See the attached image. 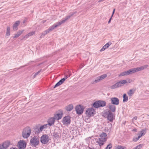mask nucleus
Masks as SVG:
<instances>
[{
    "instance_id": "nucleus-46",
    "label": "nucleus",
    "mask_w": 149,
    "mask_h": 149,
    "mask_svg": "<svg viewBox=\"0 0 149 149\" xmlns=\"http://www.w3.org/2000/svg\"><path fill=\"white\" fill-rule=\"evenodd\" d=\"M70 76H68V75H66L65 77L64 78H63L62 79H65L64 80V81H65L66 79H67V78H68V77H70Z\"/></svg>"
},
{
    "instance_id": "nucleus-5",
    "label": "nucleus",
    "mask_w": 149,
    "mask_h": 149,
    "mask_svg": "<svg viewBox=\"0 0 149 149\" xmlns=\"http://www.w3.org/2000/svg\"><path fill=\"white\" fill-rule=\"evenodd\" d=\"M50 139L47 135L43 134L40 138V142L42 144H46L48 143Z\"/></svg>"
},
{
    "instance_id": "nucleus-16",
    "label": "nucleus",
    "mask_w": 149,
    "mask_h": 149,
    "mask_svg": "<svg viewBox=\"0 0 149 149\" xmlns=\"http://www.w3.org/2000/svg\"><path fill=\"white\" fill-rule=\"evenodd\" d=\"M55 120L56 119L54 117H51L49 118L47 121L48 124L49 125V126H51L53 125L54 124Z\"/></svg>"
},
{
    "instance_id": "nucleus-15",
    "label": "nucleus",
    "mask_w": 149,
    "mask_h": 149,
    "mask_svg": "<svg viewBox=\"0 0 149 149\" xmlns=\"http://www.w3.org/2000/svg\"><path fill=\"white\" fill-rule=\"evenodd\" d=\"M148 65H145L143 66H142L141 67H137L136 68H135L134 69L135 70V72L138 71L142 70L144 69H146L148 67Z\"/></svg>"
},
{
    "instance_id": "nucleus-32",
    "label": "nucleus",
    "mask_w": 149,
    "mask_h": 149,
    "mask_svg": "<svg viewBox=\"0 0 149 149\" xmlns=\"http://www.w3.org/2000/svg\"><path fill=\"white\" fill-rule=\"evenodd\" d=\"M129 75L127 71L123 72L121 73L119 75V76L127 75Z\"/></svg>"
},
{
    "instance_id": "nucleus-20",
    "label": "nucleus",
    "mask_w": 149,
    "mask_h": 149,
    "mask_svg": "<svg viewBox=\"0 0 149 149\" xmlns=\"http://www.w3.org/2000/svg\"><path fill=\"white\" fill-rule=\"evenodd\" d=\"M100 137L99 138L101 139H102L103 140H105V141H107V138L106 137L107 136V134L106 133L104 132H102L100 135Z\"/></svg>"
},
{
    "instance_id": "nucleus-18",
    "label": "nucleus",
    "mask_w": 149,
    "mask_h": 149,
    "mask_svg": "<svg viewBox=\"0 0 149 149\" xmlns=\"http://www.w3.org/2000/svg\"><path fill=\"white\" fill-rule=\"evenodd\" d=\"M61 25L59 24V22L57 23L54 25H53L50 27L47 30L49 32V33L51 31H52L54 29Z\"/></svg>"
},
{
    "instance_id": "nucleus-23",
    "label": "nucleus",
    "mask_w": 149,
    "mask_h": 149,
    "mask_svg": "<svg viewBox=\"0 0 149 149\" xmlns=\"http://www.w3.org/2000/svg\"><path fill=\"white\" fill-rule=\"evenodd\" d=\"M64 79H61L54 86V88H55L62 84L64 81Z\"/></svg>"
},
{
    "instance_id": "nucleus-12",
    "label": "nucleus",
    "mask_w": 149,
    "mask_h": 149,
    "mask_svg": "<svg viewBox=\"0 0 149 149\" xmlns=\"http://www.w3.org/2000/svg\"><path fill=\"white\" fill-rule=\"evenodd\" d=\"M76 12H74L70 13V15L67 16L64 19H63L61 21L59 22V24L61 25L62 24L64 23L66 21L69 19L71 16L73 15L74 14H76Z\"/></svg>"
},
{
    "instance_id": "nucleus-7",
    "label": "nucleus",
    "mask_w": 149,
    "mask_h": 149,
    "mask_svg": "<svg viewBox=\"0 0 149 149\" xmlns=\"http://www.w3.org/2000/svg\"><path fill=\"white\" fill-rule=\"evenodd\" d=\"M84 107L81 105H77L75 108L76 113L77 114H80L82 113L84 111Z\"/></svg>"
},
{
    "instance_id": "nucleus-27",
    "label": "nucleus",
    "mask_w": 149,
    "mask_h": 149,
    "mask_svg": "<svg viewBox=\"0 0 149 149\" xmlns=\"http://www.w3.org/2000/svg\"><path fill=\"white\" fill-rule=\"evenodd\" d=\"M135 92V90L133 89H130L129 91L127 92V94L130 97H131L134 94Z\"/></svg>"
},
{
    "instance_id": "nucleus-6",
    "label": "nucleus",
    "mask_w": 149,
    "mask_h": 149,
    "mask_svg": "<svg viewBox=\"0 0 149 149\" xmlns=\"http://www.w3.org/2000/svg\"><path fill=\"white\" fill-rule=\"evenodd\" d=\"M104 114L107 116V119L109 120L111 122L113 121L114 116L110 111H105Z\"/></svg>"
},
{
    "instance_id": "nucleus-42",
    "label": "nucleus",
    "mask_w": 149,
    "mask_h": 149,
    "mask_svg": "<svg viewBox=\"0 0 149 149\" xmlns=\"http://www.w3.org/2000/svg\"><path fill=\"white\" fill-rule=\"evenodd\" d=\"M0 149H6L3 143L2 145H0Z\"/></svg>"
},
{
    "instance_id": "nucleus-52",
    "label": "nucleus",
    "mask_w": 149,
    "mask_h": 149,
    "mask_svg": "<svg viewBox=\"0 0 149 149\" xmlns=\"http://www.w3.org/2000/svg\"><path fill=\"white\" fill-rule=\"evenodd\" d=\"M128 82H129V83H130L131 82H132V80H131V79H129V80H128Z\"/></svg>"
},
{
    "instance_id": "nucleus-10",
    "label": "nucleus",
    "mask_w": 149,
    "mask_h": 149,
    "mask_svg": "<svg viewBox=\"0 0 149 149\" xmlns=\"http://www.w3.org/2000/svg\"><path fill=\"white\" fill-rule=\"evenodd\" d=\"M95 111L92 108H89L86 111V114L88 116L90 117L93 116L95 114Z\"/></svg>"
},
{
    "instance_id": "nucleus-11",
    "label": "nucleus",
    "mask_w": 149,
    "mask_h": 149,
    "mask_svg": "<svg viewBox=\"0 0 149 149\" xmlns=\"http://www.w3.org/2000/svg\"><path fill=\"white\" fill-rule=\"evenodd\" d=\"M62 115L63 111H60L57 112L56 114H55L54 117L56 120H59L62 118Z\"/></svg>"
},
{
    "instance_id": "nucleus-33",
    "label": "nucleus",
    "mask_w": 149,
    "mask_h": 149,
    "mask_svg": "<svg viewBox=\"0 0 149 149\" xmlns=\"http://www.w3.org/2000/svg\"><path fill=\"white\" fill-rule=\"evenodd\" d=\"M127 71L128 72L129 74H131L134 73L135 72L134 68L130 69L129 70H127Z\"/></svg>"
},
{
    "instance_id": "nucleus-44",
    "label": "nucleus",
    "mask_w": 149,
    "mask_h": 149,
    "mask_svg": "<svg viewBox=\"0 0 149 149\" xmlns=\"http://www.w3.org/2000/svg\"><path fill=\"white\" fill-rule=\"evenodd\" d=\"M48 125H48V123H47V124H45L42 126H43V128L44 129H46Z\"/></svg>"
},
{
    "instance_id": "nucleus-38",
    "label": "nucleus",
    "mask_w": 149,
    "mask_h": 149,
    "mask_svg": "<svg viewBox=\"0 0 149 149\" xmlns=\"http://www.w3.org/2000/svg\"><path fill=\"white\" fill-rule=\"evenodd\" d=\"M35 34V31H32V32H30V33H28L27 34V35H28V36H29V37H30V36Z\"/></svg>"
},
{
    "instance_id": "nucleus-57",
    "label": "nucleus",
    "mask_w": 149,
    "mask_h": 149,
    "mask_svg": "<svg viewBox=\"0 0 149 149\" xmlns=\"http://www.w3.org/2000/svg\"><path fill=\"white\" fill-rule=\"evenodd\" d=\"M132 149H133V148Z\"/></svg>"
},
{
    "instance_id": "nucleus-4",
    "label": "nucleus",
    "mask_w": 149,
    "mask_h": 149,
    "mask_svg": "<svg viewBox=\"0 0 149 149\" xmlns=\"http://www.w3.org/2000/svg\"><path fill=\"white\" fill-rule=\"evenodd\" d=\"M106 102L104 101L99 100L95 102L93 106L94 107L98 108L100 107H104L106 105Z\"/></svg>"
},
{
    "instance_id": "nucleus-29",
    "label": "nucleus",
    "mask_w": 149,
    "mask_h": 149,
    "mask_svg": "<svg viewBox=\"0 0 149 149\" xmlns=\"http://www.w3.org/2000/svg\"><path fill=\"white\" fill-rule=\"evenodd\" d=\"M10 29L9 26H7V27L6 32V36H9L10 35Z\"/></svg>"
},
{
    "instance_id": "nucleus-51",
    "label": "nucleus",
    "mask_w": 149,
    "mask_h": 149,
    "mask_svg": "<svg viewBox=\"0 0 149 149\" xmlns=\"http://www.w3.org/2000/svg\"><path fill=\"white\" fill-rule=\"evenodd\" d=\"M10 149H18L17 148H14V147H12V148H11Z\"/></svg>"
},
{
    "instance_id": "nucleus-28",
    "label": "nucleus",
    "mask_w": 149,
    "mask_h": 149,
    "mask_svg": "<svg viewBox=\"0 0 149 149\" xmlns=\"http://www.w3.org/2000/svg\"><path fill=\"white\" fill-rule=\"evenodd\" d=\"M43 129H44V128H43V126L42 125L41 126L39 129H35V133H36L37 134L39 133L40 132H41Z\"/></svg>"
},
{
    "instance_id": "nucleus-37",
    "label": "nucleus",
    "mask_w": 149,
    "mask_h": 149,
    "mask_svg": "<svg viewBox=\"0 0 149 149\" xmlns=\"http://www.w3.org/2000/svg\"><path fill=\"white\" fill-rule=\"evenodd\" d=\"M143 145L142 144H140L139 145L137 146L136 147L133 148V149H141Z\"/></svg>"
},
{
    "instance_id": "nucleus-39",
    "label": "nucleus",
    "mask_w": 149,
    "mask_h": 149,
    "mask_svg": "<svg viewBox=\"0 0 149 149\" xmlns=\"http://www.w3.org/2000/svg\"><path fill=\"white\" fill-rule=\"evenodd\" d=\"M112 147V145L111 143L109 144L105 148V149H110Z\"/></svg>"
},
{
    "instance_id": "nucleus-43",
    "label": "nucleus",
    "mask_w": 149,
    "mask_h": 149,
    "mask_svg": "<svg viewBox=\"0 0 149 149\" xmlns=\"http://www.w3.org/2000/svg\"><path fill=\"white\" fill-rule=\"evenodd\" d=\"M139 138L138 136L137 137H134L133 138V141L134 142H136L137 141Z\"/></svg>"
},
{
    "instance_id": "nucleus-3",
    "label": "nucleus",
    "mask_w": 149,
    "mask_h": 149,
    "mask_svg": "<svg viewBox=\"0 0 149 149\" xmlns=\"http://www.w3.org/2000/svg\"><path fill=\"white\" fill-rule=\"evenodd\" d=\"M127 83V81L125 80H123L120 81L116 83L115 84L110 86V88L112 89H115L117 88H119L123 86Z\"/></svg>"
},
{
    "instance_id": "nucleus-30",
    "label": "nucleus",
    "mask_w": 149,
    "mask_h": 149,
    "mask_svg": "<svg viewBox=\"0 0 149 149\" xmlns=\"http://www.w3.org/2000/svg\"><path fill=\"white\" fill-rule=\"evenodd\" d=\"M48 33L49 32L47 30L44 31L42 33L40 37V38H42Z\"/></svg>"
},
{
    "instance_id": "nucleus-49",
    "label": "nucleus",
    "mask_w": 149,
    "mask_h": 149,
    "mask_svg": "<svg viewBox=\"0 0 149 149\" xmlns=\"http://www.w3.org/2000/svg\"><path fill=\"white\" fill-rule=\"evenodd\" d=\"M111 17V18H110L109 19V21L108 22V23L109 24L110 23L111 21V18H112Z\"/></svg>"
},
{
    "instance_id": "nucleus-48",
    "label": "nucleus",
    "mask_w": 149,
    "mask_h": 149,
    "mask_svg": "<svg viewBox=\"0 0 149 149\" xmlns=\"http://www.w3.org/2000/svg\"><path fill=\"white\" fill-rule=\"evenodd\" d=\"M105 50V49H104V48L103 47H102V48L100 50V52H102V51H104Z\"/></svg>"
},
{
    "instance_id": "nucleus-41",
    "label": "nucleus",
    "mask_w": 149,
    "mask_h": 149,
    "mask_svg": "<svg viewBox=\"0 0 149 149\" xmlns=\"http://www.w3.org/2000/svg\"><path fill=\"white\" fill-rule=\"evenodd\" d=\"M29 38V36H28V35L27 34L25 36H24L23 37V38H22L21 39V40H26V39L27 38Z\"/></svg>"
},
{
    "instance_id": "nucleus-22",
    "label": "nucleus",
    "mask_w": 149,
    "mask_h": 149,
    "mask_svg": "<svg viewBox=\"0 0 149 149\" xmlns=\"http://www.w3.org/2000/svg\"><path fill=\"white\" fill-rule=\"evenodd\" d=\"M20 23V21H19L15 22L13 26V29L14 31H16L17 29V26Z\"/></svg>"
},
{
    "instance_id": "nucleus-17",
    "label": "nucleus",
    "mask_w": 149,
    "mask_h": 149,
    "mask_svg": "<svg viewBox=\"0 0 149 149\" xmlns=\"http://www.w3.org/2000/svg\"><path fill=\"white\" fill-rule=\"evenodd\" d=\"M106 141H105V140H102V138L101 139L98 138L97 139L96 142L99 145L100 148V147L104 144V143Z\"/></svg>"
},
{
    "instance_id": "nucleus-8",
    "label": "nucleus",
    "mask_w": 149,
    "mask_h": 149,
    "mask_svg": "<svg viewBox=\"0 0 149 149\" xmlns=\"http://www.w3.org/2000/svg\"><path fill=\"white\" fill-rule=\"evenodd\" d=\"M26 145V143L24 140H20L18 142L17 146L19 149H24Z\"/></svg>"
},
{
    "instance_id": "nucleus-19",
    "label": "nucleus",
    "mask_w": 149,
    "mask_h": 149,
    "mask_svg": "<svg viewBox=\"0 0 149 149\" xmlns=\"http://www.w3.org/2000/svg\"><path fill=\"white\" fill-rule=\"evenodd\" d=\"M109 111H110L111 112H114L116 111V107L114 105L112 104H110L109 106Z\"/></svg>"
},
{
    "instance_id": "nucleus-21",
    "label": "nucleus",
    "mask_w": 149,
    "mask_h": 149,
    "mask_svg": "<svg viewBox=\"0 0 149 149\" xmlns=\"http://www.w3.org/2000/svg\"><path fill=\"white\" fill-rule=\"evenodd\" d=\"M73 109V106L72 104H70L65 107V110L68 111H70Z\"/></svg>"
},
{
    "instance_id": "nucleus-56",
    "label": "nucleus",
    "mask_w": 149,
    "mask_h": 149,
    "mask_svg": "<svg viewBox=\"0 0 149 149\" xmlns=\"http://www.w3.org/2000/svg\"><path fill=\"white\" fill-rule=\"evenodd\" d=\"M125 122H125V123H124V124H125Z\"/></svg>"
},
{
    "instance_id": "nucleus-54",
    "label": "nucleus",
    "mask_w": 149,
    "mask_h": 149,
    "mask_svg": "<svg viewBox=\"0 0 149 149\" xmlns=\"http://www.w3.org/2000/svg\"><path fill=\"white\" fill-rule=\"evenodd\" d=\"M103 47L104 48V49H107V48L106 47V46H105V45H104Z\"/></svg>"
},
{
    "instance_id": "nucleus-45",
    "label": "nucleus",
    "mask_w": 149,
    "mask_h": 149,
    "mask_svg": "<svg viewBox=\"0 0 149 149\" xmlns=\"http://www.w3.org/2000/svg\"><path fill=\"white\" fill-rule=\"evenodd\" d=\"M137 116H135L132 119V122L133 123H134V120H136L137 119Z\"/></svg>"
},
{
    "instance_id": "nucleus-14",
    "label": "nucleus",
    "mask_w": 149,
    "mask_h": 149,
    "mask_svg": "<svg viewBox=\"0 0 149 149\" xmlns=\"http://www.w3.org/2000/svg\"><path fill=\"white\" fill-rule=\"evenodd\" d=\"M111 102L113 105H118L119 103V99L117 97H113L111 98Z\"/></svg>"
},
{
    "instance_id": "nucleus-36",
    "label": "nucleus",
    "mask_w": 149,
    "mask_h": 149,
    "mask_svg": "<svg viewBox=\"0 0 149 149\" xmlns=\"http://www.w3.org/2000/svg\"><path fill=\"white\" fill-rule=\"evenodd\" d=\"M40 71H41V70H40L38 71V72H36V73H35V74H33L32 75V78L34 79L35 77H36V76L37 75H38V74H39L40 72Z\"/></svg>"
},
{
    "instance_id": "nucleus-9",
    "label": "nucleus",
    "mask_w": 149,
    "mask_h": 149,
    "mask_svg": "<svg viewBox=\"0 0 149 149\" xmlns=\"http://www.w3.org/2000/svg\"><path fill=\"white\" fill-rule=\"evenodd\" d=\"M62 123L65 125H68L70 124L71 122L70 118V116L64 117L62 120Z\"/></svg>"
},
{
    "instance_id": "nucleus-34",
    "label": "nucleus",
    "mask_w": 149,
    "mask_h": 149,
    "mask_svg": "<svg viewBox=\"0 0 149 149\" xmlns=\"http://www.w3.org/2000/svg\"><path fill=\"white\" fill-rule=\"evenodd\" d=\"M116 149H127L126 147L125 146H122L120 145H118L116 148Z\"/></svg>"
},
{
    "instance_id": "nucleus-50",
    "label": "nucleus",
    "mask_w": 149,
    "mask_h": 149,
    "mask_svg": "<svg viewBox=\"0 0 149 149\" xmlns=\"http://www.w3.org/2000/svg\"><path fill=\"white\" fill-rule=\"evenodd\" d=\"M137 129H134L132 131H134V132H137Z\"/></svg>"
},
{
    "instance_id": "nucleus-47",
    "label": "nucleus",
    "mask_w": 149,
    "mask_h": 149,
    "mask_svg": "<svg viewBox=\"0 0 149 149\" xmlns=\"http://www.w3.org/2000/svg\"><path fill=\"white\" fill-rule=\"evenodd\" d=\"M115 10V9H114L113 10V13H112V15L111 16V17H112L113 16V15L114 14V13Z\"/></svg>"
},
{
    "instance_id": "nucleus-25",
    "label": "nucleus",
    "mask_w": 149,
    "mask_h": 149,
    "mask_svg": "<svg viewBox=\"0 0 149 149\" xmlns=\"http://www.w3.org/2000/svg\"><path fill=\"white\" fill-rule=\"evenodd\" d=\"M146 132V130L143 129L140 132V133L139 134V138H140L142 136L144 135Z\"/></svg>"
},
{
    "instance_id": "nucleus-35",
    "label": "nucleus",
    "mask_w": 149,
    "mask_h": 149,
    "mask_svg": "<svg viewBox=\"0 0 149 149\" xmlns=\"http://www.w3.org/2000/svg\"><path fill=\"white\" fill-rule=\"evenodd\" d=\"M53 136L54 138L57 139L59 138L58 134L55 132H54L53 133Z\"/></svg>"
},
{
    "instance_id": "nucleus-13",
    "label": "nucleus",
    "mask_w": 149,
    "mask_h": 149,
    "mask_svg": "<svg viewBox=\"0 0 149 149\" xmlns=\"http://www.w3.org/2000/svg\"><path fill=\"white\" fill-rule=\"evenodd\" d=\"M107 76L106 74H104L96 78L93 83H95L99 82L100 81L105 78Z\"/></svg>"
},
{
    "instance_id": "nucleus-24",
    "label": "nucleus",
    "mask_w": 149,
    "mask_h": 149,
    "mask_svg": "<svg viewBox=\"0 0 149 149\" xmlns=\"http://www.w3.org/2000/svg\"><path fill=\"white\" fill-rule=\"evenodd\" d=\"M24 31V30H22L21 31H19L16 34H15V36L13 37V38H18L22 34Z\"/></svg>"
},
{
    "instance_id": "nucleus-31",
    "label": "nucleus",
    "mask_w": 149,
    "mask_h": 149,
    "mask_svg": "<svg viewBox=\"0 0 149 149\" xmlns=\"http://www.w3.org/2000/svg\"><path fill=\"white\" fill-rule=\"evenodd\" d=\"M123 102H127L128 101V97L126 94H123Z\"/></svg>"
},
{
    "instance_id": "nucleus-55",
    "label": "nucleus",
    "mask_w": 149,
    "mask_h": 149,
    "mask_svg": "<svg viewBox=\"0 0 149 149\" xmlns=\"http://www.w3.org/2000/svg\"><path fill=\"white\" fill-rule=\"evenodd\" d=\"M46 21H42V23H44Z\"/></svg>"
},
{
    "instance_id": "nucleus-2",
    "label": "nucleus",
    "mask_w": 149,
    "mask_h": 149,
    "mask_svg": "<svg viewBox=\"0 0 149 149\" xmlns=\"http://www.w3.org/2000/svg\"><path fill=\"white\" fill-rule=\"evenodd\" d=\"M31 145L33 146L36 147L39 145V140L37 136H34L32 138L30 141Z\"/></svg>"
},
{
    "instance_id": "nucleus-53",
    "label": "nucleus",
    "mask_w": 149,
    "mask_h": 149,
    "mask_svg": "<svg viewBox=\"0 0 149 149\" xmlns=\"http://www.w3.org/2000/svg\"><path fill=\"white\" fill-rule=\"evenodd\" d=\"M104 0H99L98 1V2H102V1H104Z\"/></svg>"
},
{
    "instance_id": "nucleus-26",
    "label": "nucleus",
    "mask_w": 149,
    "mask_h": 149,
    "mask_svg": "<svg viewBox=\"0 0 149 149\" xmlns=\"http://www.w3.org/2000/svg\"><path fill=\"white\" fill-rule=\"evenodd\" d=\"M3 143L6 149L10 145V142L8 140L5 141Z\"/></svg>"
},
{
    "instance_id": "nucleus-1",
    "label": "nucleus",
    "mask_w": 149,
    "mask_h": 149,
    "mask_svg": "<svg viewBox=\"0 0 149 149\" xmlns=\"http://www.w3.org/2000/svg\"><path fill=\"white\" fill-rule=\"evenodd\" d=\"M31 130L29 127H26L24 128L22 132V136L24 139H27L29 137L31 134Z\"/></svg>"
},
{
    "instance_id": "nucleus-40",
    "label": "nucleus",
    "mask_w": 149,
    "mask_h": 149,
    "mask_svg": "<svg viewBox=\"0 0 149 149\" xmlns=\"http://www.w3.org/2000/svg\"><path fill=\"white\" fill-rule=\"evenodd\" d=\"M111 44V42H108L106 43L105 45L106 46V47L107 48L109 47V46H110Z\"/></svg>"
}]
</instances>
